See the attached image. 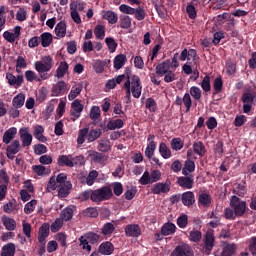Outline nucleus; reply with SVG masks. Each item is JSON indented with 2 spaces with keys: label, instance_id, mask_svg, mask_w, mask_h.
Here are the masks:
<instances>
[{
  "label": "nucleus",
  "instance_id": "nucleus-1",
  "mask_svg": "<svg viewBox=\"0 0 256 256\" xmlns=\"http://www.w3.org/2000/svg\"><path fill=\"white\" fill-rule=\"evenodd\" d=\"M113 197V190L111 186H103L98 189H87L79 194L78 199L80 201H92V203H103V201H109Z\"/></svg>",
  "mask_w": 256,
  "mask_h": 256
},
{
  "label": "nucleus",
  "instance_id": "nucleus-2",
  "mask_svg": "<svg viewBox=\"0 0 256 256\" xmlns=\"http://www.w3.org/2000/svg\"><path fill=\"white\" fill-rule=\"evenodd\" d=\"M126 85H128L131 90L134 99H139V97H141L143 85L141 84V78L137 74H133L132 72L128 73L127 80L124 81L123 87Z\"/></svg>",
  "mask_w": 256,
  "mask_h": 256
},
{
  "label": "nucleus",
  "instance_id": "nucleus-3",
  "mask_svg": "<svg viewBox=\"0 0 256 256\" xmlns=\"http://www.w3.org/2000/svg\"><path fill=\"white\" fill-rule=\"evenodd\" d=\"M54 66L55 61L51 56H44L42 57V61H36L34 63L35 70L39 75H46L45 73H49Z\"/></svg>",
  "mask_w": 256,
  "mask_h": 256
},
{
  "label": "nucleus",
  "instance_id": "nucleus-4",
  "mask_svg": "<svg viewBox=\"0 0 256 256\" xmlns=\"http://www.w3.org/2000/svg\"><path fill=\"white\" fill-rule=\"evenodd\" d=\"M230 207L237 217H243L247 211V202L241 200L237 196H232L230 199Z\"/></svg>",
  "mask_w": 256,
  "mask_h": 256
},
{
  "label": "nucleus",
  "instance_id": "nucleus-5",
  "mask_svg": "<svg viewBox=\"0 0 256 256\" xmlns=\"http://www.w3.org/2000/svg\"><path fill=\"white\" fill-rule=\"evenodd\" d=\"M170 256H195V253L189 244L183 243L176 246Z\"/></svg>",
  "mask_w": 256,
  "mask_h": 256
},
{
  "label": "nucleus",
  "instance_id": "nucleus-6",
  "mask_svg": "<svg viewBox=\"0 0 256 256\" xmlns=\"http://www.w3.org/2000/svg\"><path fill=\"white\" fill-rule=\"evenodd\" d=\"M85 107L81 104V100L76 99L71 104L70 117L71 121H77L81 117V113Z\"/></svg>",
  "mask_w": 256,
  "mask_h": 256
},
{
  "label": "nucleus",
  "instance_id": "nucleus-7",
  "mask_svg": "<svg viewBox=\"0 0 256 256\" xmlns=\"http://www.w3.org/2000/svg\"><path fill=\"white\" fill-rule=\"evenodd\" d=\"M19 151H21V142L19 140H13L6 148V157L13 161Z\"/></svg>",
  "mask_w": 256,
  "mask_h": 256
},
{
  "label": "nucleus",
  "instance_id": "nucleus-8",
  "mask_svg": "<svg viewBox=\"0 0 256 256\" xmlns=\"http://www.w3.org/2000/svg\"><path fill=\"white\" fill-rule=\"evenodd\" d=\"M22 147H29L33 143V135L30 134L28 127H22L19 130Z\"/></svg>",
  "mask_w": 256,
  "mask_h": 256
},
{
  "label": "nucleus",
  "instance_id": "nucleus-9",
  "mask_svg": "<svg viewBox=\"0 0 256 256\" xmlns=\"http://www.w3.org/2000/svg\"><path fill=\"white\" fill-rule=\"evenodd\" d=\"M195 183V178L193 175L180 176L177 179V185L182 187V189H193Z\"/></svg>",
  "mask_w": 256,
  "mask_h": 256
},
{
  "label": "nucleus",
  "instance_id": "nucleus-10",
  "mask_svg": "<svg viewBox=\"0 0 256 256\" xmlns=\"http://www.w3.org/2000/svg\"><path fill=\"white\" fill-rule=\"evenodd\" d=\"M39 75L40 77L37 76V74L33 70H27L25 72V79L29 83H33V81H36L37 83H41V81H47V79H49V75L47 74H39Z\"/></svg>",
  "mask_w": 256,
  "mask_h": 256
},
{
  "label": "nucleus",
  "instance_id": "nucleus-11",
  "mask_svg": "<svg viewBox=\"0 0 256 256\" xmlns=\"http://www.w3.org/2000/svg\"><path fill=\"white\" fill-rule=\"evenodd\" d=\"M171 191V185L168 183L158 182L151 188L153 195H161V193H169Z\"/></svg>",
  "mask_w": 256,
  "mask_h": 256
},
{
  "label": "nucleus",
  "instance_id": "nucleus-12",
  "mask_svg": "<svg viewBox=\"0 0 256 256\" xmlns=\"http://www.w3.org/2000/svg\"><path fill=\"white\" fill-rule=\"evenodd\" d=\"M126 237H140L141 226L138 224H129L124 229Z\"/></svg>",
  "mask_w": 256,
  "mask_h": 256
},
{
  "label": "nucleus",
  "instance_id": "nucleus-13",
  "mask_svg": "<svg viewBox=\"0 0 256 256\" xmlns=\"http://www.w3.org/2000/svg\"><path fill=\"white\" fill-rule=\"evenodd\" d=\"M181 201L185 207H193L195 205V194L191 191L182 193Z\"/></svg>",
  "mask_w": 256,
  "mask_h": 256
},
{
  "label": "nucleus",
  "instance_id": "nucleus-14",
  "mask_svg": "<svg viewBox=\"0 0 256 256\" xmlns=\"http://www.w3.org/2000/svg\"><path fill=\"white\" fill-rule=\"evenodd\" d=\"M71 189H73L71 182L58 185V196L61 199H65V197H68L69 193H71Z\"/></svg>",
  "mask_w": 256,
  "mask_h": 256
},
{
  "label": "nucleus",
  "instance_id": "nucleus-15",
  "mask_svg": "<svg viewBox=\"0 0 256 256\" xmlns=\"http://www.w3.org/2000/svg\"><path fill=\"white\" fill-rule=\"evenodd\" d=\"M171 69V60H166L162 63H159L156 66V74L159 75L160 77H163L166 73H169Z\"/></svg>",
  "mask_w": 256,
  "mask_h": 256
},
{
  "label": "nucleus",
  "instance_id": "nucleus-16",
  "mask_svg": "<svg viewBox=\"0 0 256 256\" xmlns=\"http://www.w3.org/2000/svg\"><path fill=\"white\" fill-rule=\"evenodd\" d=\"M6 79L9 83V85L13 86V87H21V85H23V75H18L17 77L11 73H7L6 74Z\"/></svg>",
  "mask_w": 256,
  "mask_h": 256
},
{
  "label": "nucleus",
  "instance_id": "nucleus-17",
  "mask_svg": "<svg viewBox=\"0 0 256 256\" xmlns=\"http://www.w3.org/2000/svg\"><path fill=\"white\" fill-rule=\"evenodd\" d=\"M65 91H67V84L65 81H59L52 87V97H59V95L65 93Z\"/></svg>",
  "mask_w": 256,
  "mask_h": 256
},
{
  "label": "nucleus",
  "instance_id": "nucleus-18",
  "mask_svg": "<svg viewBox=\"0 0 256 256\" xmlns=\"http://www.w3.org/2000/svg\"><path fill=\"white\" fill-rule=\"evenodd\" d=\"M98 249L101 255H113V251H115V246L113 245V243L106 241L100 244Z\"/></svg>",
  "mask_w": 256,
  "mask_h": 256
},
{
  "label": "nucleus",
  "instance_id": "nucleus-19",
  "mask_svg": "<svg viewBox=\"0 0 256 256\" xmlns=\"http://www.w3.org/2000/svg\"><path fill=\"white\" fill-rule=\"evenodd\" d=\"M102 18L108 21L110 25H115V23L119 21V16L117 15V13L111 10H104L102 12Z\"/></svg>",
  "mask_w": 256,
  "mask_h": 256
},
{
  "label": "nucleus",
  "instance_id": "nucleus-20",
  "mask_svg": "<svg viewBox=\"0 0 256 256\" xmlns=\"http://www.w3.org/2000/svg\"><path fill=\"white\" fill-rule=\"evenodd\" d=\"M88 153V157L92 161V163H99L100 165H103L105 161V154L97 152L95 150H90Z\"/></svg>",
  "mask_w": 256,
  "mask_h": 256
},
{
  "label": "nucleus",
  "instance_id": "nucleus-21",
  "mask_svg": "<svg viewBox=\"0 0 256 256\" xmlns=\"http://www.w3.org/2000/svg\"><path fill=\"white\" fill-rule=\"evenodd\" d=\"M47 237H49V224L44 223L40 227L39 232H38L39 243H41L42 245H45Z\"/></svg>",
  "mask_w": 256,
  "mask_h": 256
},
{
  "label": "nucleus",
  "instance_id": "nucleus-22",
  "mask_svg": "<svg viewBox=\"0 0 256 256\" xmlns=\"http://www.w3.org/2000/svg\"><path fill=\"white\" fill-rule=\"evenodd\" d=\"M15 135H17V128L11 127L8 130H6L3 134L2 141L5 143V145H9L12 140L15 139Z\"/></svg>",
  "mask_w": 256,
  "mask_h": 256
},
{
  "label": "nucleus",
  "instance_id": "nucleus-23",
  "mask_svg": "<svg viewBox=\"0 0 256 256\" xmlns=\"http://www.w3.org/2000/svg\"><path fill=\"white\" fill-rule=\"evenodd\" d=\"M68 72L69 64H67L66 61H62L56 69L55 77H57V79H63V77H65V75H67Z\"/></svg>",
  "mask_w": 256,
  "mask_h": 256
},
{
  "label": "nucleus",
  "instance_id": "nucleus-24",
  "mask_svg": "<svg viewBox=\"0 0 256 256\" xmlns=\"http://www.w3.org/2000/svg\"><path fill=\"white\" fill-rule=\"evenodd\" d=\"M103 135V130L101 128H95L89 130L88 128V136H87V141L88 143H93L94 141H97Z\"/></svg>",
  "mask_w": 256,
  "mask_h": 256
},
{
  "label": "nucleus",
  "instance_id": "nucleus-25",
  "mask_svg": "<svg viewBox=\"0 0 256 256\" xmlns=\"http://www.w3.org/2000/svg\"><path fill=\"white\" fill-rule=\"evenodd\" d=\"M44 133H45V128H43V126L37 125L34 127L33 135H34L35 139L40 141V143H47V137H45V135H43Z\"/></svg>",
  "mask_w": 256,
  "mask_h": 256
},
{
  "label": "nucleus",
  "instance_id": "nucleus-26",
  "mask_svg": "<svg viewBox=\"0 0 256 256\" xmlns=\"http://www.w3.org/2000/svg\"><path fill=\"white\" fill-rule=\"evenodd\" d=\"M195 172V161L187 158L184 162V167L182 168V175L187 176L189 173Z\"/></svg>",
  "mask_w": 256,
  "mask_h": 256
},
{
  "label": "nucleus",
  "instance_id": "nucleus-27",
  "mask_svg": "<svg viewBox=\"0 0 256 256\" xmlns=\"http://www.w3.org/2000/svg\"><path fill=\"white\" fill-rule=\"evenodd\" d=\"M2 223L7 231H15L17 229V222L15 219L9 218V216H3Z\"/></svg>",
  "mask_w": 256,
  "mask_h": 256
},
{
  "label": "nucleus",
  "instance_id": "nucleus-28",
  "mask_svg": "<svg viewBox=\"0 0 256 256\" xmlns=\"http://www.w3.org/2000/svg\"><path fill=\"white\" fill-rule=\"evenodd\" d=\"M204 247H206L207 251H212L213 247H215V235L213 232H208L204 238Z\"/></svg>",
  "mask_w": 256,
  "mask_h": 256
},
{
  "label": "nucleus",
  "instance_id": "nucleus-29",
  "mask_svg": "<svg viewBox=\"0 0 256 256\" xmlns=\"http://www.w3.org/2000/svg\"><path fill=\"white\" fill-rule=\"evenodd\" d=\"M175 231H177V226H175V224L171 223V222H167L165 223L162 228H161V233L162 235H164L165 237H167L168 235H173L175 234Z\"/></svg>",
  "mask_w": 256,
  "mask_h": 256
},
{
  "label": "nucleus",
  "instance_id": "nucleus-30",
  "mask_svg": "<svg viewBox=\"0 0 256 256\" xmlns=\"http://www.w3.org/2000/svg\"><path fill=\"white\" fill-rule=\"evenodd\" d=\"M59 167H73V160L71 156L61 155L58 157Z\"/></svg>",
  "mask_w": 256,
  "mask_h": 256
},
{
  "label": "nucleus",
  "instance_id": "nucleus-31",
  "mask_svg": "<svg viewBox=\"0 0 256 256\" xmlns=\"http://www.w3.org/2000/svg\"><path fill=\"white\" fill-rule=\"evenodd\" d=\"M193 151L194 153H196V155H199V157H205V153H207V150L205 149V144H203V142L201 141L194 142Z\"/></svg>",
  "mask_w": 256,
  "mask_h": 256
},
{
  "label": "nucleus",
  "instance_id": "nucleus-32",
  "mask_svg": "<svg viewBox=\"0 0 256 256\" xmlns=\"http://www.w3.org/2000/svg\"><path fill=\"white\" fill-rule=\"evenodd\" d=\"M125 61H127V56L125 54H119L114 58V69L119 71L125 65Z\"/></svg>",
  "mask_w": 256,
  "mask_h": 256
},
{
  "label": "nucleus",
  "instance_id": "nucleus-33",
  "mask_svg": "<svg viewBox=\"0 0 256 256\" xmlns=\"http://www.w3.org/2000/svg\"><path fill=\"white\" fill-rule=\"evenodd\" d=\"M56 37L63 38L67 35V24L65 22H59L55 27Z\"/></svg>",
  "mask_w": 256,
  "mask_h": 256
},
{
  "label": "nucleus",
  "instance_id": "nucleus-34",
  "mask_svg": "<svg viewBox=\"0 0 256 256\" xmlns=\"http://www.w3.org/2000/svg\"><path fill=\"white\" fill-rule=\"evenodd\" d=\"M42 47H49L53 43V35L49 32H44L40 35Z\"/></svg>",
  "mask_w": 256,
  "mask_h": 256
},
{
  "label": "nucleus",
  "instance_id": "nucleus-35",
  "mask_svg": "<svg viewBox=\"0 0 256 256\" xmlns=\"http://www.w3.org/2000/svg\"><path fill=\"white\" fill-rule=\"evenodd\" d=\"M198 203L202 205V207H211V195L207 193L199 194Z\"/></svg>",
  "mask_w": 256,
  "mask_h": 256
},
{
  "label": "nucleus",
  "instance_id": "nucleus-36",
  "mask_svg": "<svg viewBox=\"0 0 256 256\" xmlns=\"http://www.w3.org/2000/svg\"><path fill=\"white\" fill-rule=\"evenodd\" d=\"M159 153L163 159H171V149L164 142L159 144Z\"/></svg>",
  "mask_w": 256,
  "mask_h": 256
},
{
  "label": "nucleus",
  "instance_id": "nucleus-37",
  "mask_svg": "<svg viewBox=\"0 0 256 256\" xmlns=\"http://www.w3.org/2000/svg\"><path fill=\"white\" fill-rule=\"evenodd\" d=\"M98 151H101V153L111 151V141L109 139H101L98 143Z\"/></svg>",
  "mask_w": 256,
  "mask_h": 256
},
{
  "label": "nucleus",
  "instance_id": "nucleus-38",
  "mask_svg": "<svg viewBox=\"0 0 256 256\" xmlns=\"http://www.w3.org/2000/svg\"><path fill=\"white\" fill-rule=\"evenodd\" d=\"M237 252V244H226L222 250V256H233Z\"/></svg>",
  "mask_w": 256,
  "mask_h": 256
},
{
  "label": "nucleus",
  "instance_id": "nucleus-39",
  "mask_svg": "<svg viewBox=\"0 0 256 256\" xmlns=\"http://www.w3.org/2000/svg\"><path fill=\"white\" fill-rule=\"evenodd\" d=\"M124 125L125 123L123 122V120L116 119L107 123V129H109V131H115V129H123Z\"/></svg>",
  "mask_w": 256,
  "mask_h": 256
},
{
  "label": "nucleus",
  "instance_id": "nucleus-40",
  "mask_svg": "<svg viewBox=\"0 0 256 256\" xmlns=\"http://www.w3.org/2000/svg\"><path fill=\"white\" fill-rule=\"evenodd\" d=\"M13 107L15 109H21L25 105V94H18L12 100Z\"/></svg>",
  "mask_w": 256,
  "mask_h": 256
},
{
  "label": "nucleus",
  "instance_id": "nucleus-41",
  "mask_svg": "<svg viewBox=\"0 0 256 256\" xmlns=\"http://www.w3.org/2000/svg\"><path fill=\"white\" fill-rule=\"evenodd\" d=\"M170 145L173 151H181V149L185 147V143L181 138H173L170 142Z\"/></svg>",
  "mask_w": 256,
  "mask_h": 256
},
{
  "label": "nucleus",
  "instance_id": "nucleus-42",
  "mask_svg": "<svg viewBox=\"0 0 256 256\" xmlns=\"http://www.w3.org/2000/svg\"><path fill=\"white\" fill-rule=\"evenodd\" d=\"M60 217L62 221H71L73 219V208L66 207L61 211Z\"/></svg>",
  "mask_w": 256,
  "mask_h": 256
},
{
  "label": "nucleus",
  "instance_id": "nucleus-43",
  "mask_svg": "<svg viewBox=\"0 0 256 256\" xmlns=\"http://www.w3.org/2000/svg\"><path fill=\"white\" fill-rule=\"evenodd\" d=\"M88 133H89V128H82L78 131L77 144L79 146L85 143V137L87 138Z\"/></svg>",
  "mask_w": 256,
  "mask_h": 256
},
{
  "label": "nucleus",
  "instance_id": "nucleus-44",
  "mask_svg": "<svg viewBox=\"0 0 256 256\" xmlns=\"http://www.w3.org/2000/svg\"><path fill=\"white\" fill-rule=\"evenodd\" d=\"M32 171L34 173H37L39 175V177H42V175H49V173H50V170L47 169L43 165H33L32 166Z\"/></svg>",
  "mask_w": 256,
  "mask_h": 256
},
{
  "label": "nucleus",
  "instance_id": "nucleus-45",
  "mask_svg": "<svg viewBox=\"0 0 256 256\" xmlns=\"http://www.w3.org/2000/svg\"><path fill=\"white\" fill-rule=\"evenodd\" d=\"M203 237V234H201V231L199 230H192L189 232V239L192 243H199Z\"/></svg>",
  "mask_w": 256,
  "mask_h": 256
},
{
  "label": "nucleus",
  "instance_id": "nucleus-46",
  "mask_svg": "<svg viewBox=\"0 0 256 256\" xmlns=\"http://www.w3.org/2000/svg\"><path fill=\"white\" fill-rule=\"evenodd\" d=\"M200 85L205 93H209L211 91V77L209 75L204 76Z\"/></svg>",
  "mask_w": 256,
  "mask_h": 256
},
{
  "label": "nucleus",
  "instance_id": "nucleus-47",
  "mask_svg": "<svg viewBox=\"0 0 256 256\" xmlns=\"http://www.w3.org/2000/svg\"><path fill=\"white\" fill-rule=\"evenodd\" d=\"M97 177H99V172H97V170L90 171V173L86 177V185L91 187L95 183Z\"/></svg>",
  "mask_w": 256,
  "mask_h": 256
},
{
  "label": "nucleus",
  "instance_id": "nucleus-48",
  "mask_svg": "<svg viewBox=\"0 0 256 256\" xmlns=\"http://www.w3.org/2000/svg\"><path fill=\"white\" fill-rule=\"evenodd\" d=\"M84 237L91 243V245H95V243H98L99 239H101V236L94 232H87Z\"/></svg>",
  "mask_w": 256,
  "mask_h": 256
},
{
  "label": "nucleus",
  "instance_id": "nucleus-49",
  "mask_svg": "<svg viewBox=\"0 0 256 256\" xmlns=\"http://www.w3.org/2000/svg\"><path fill=\"white\" fill-rule=\"evenodd\" d=\"M119 24L121 29H129V27H131V17L127 15H121Z\"/></svg>",
  "mask_w": 256,
  "mask_h": 256
},
{
  "label": "nucleus",
  "instance_id": "nucleus-50",
  "mask_svg": "<svg viewBox=\"0 0 256 256\" xmlns=\"http://www.w3.org/2000/svg\"><path fill=\"white\" fill-rule=\"evenodd\" d=\"M115 231V225L111 222H107L101 228L102 235H111Z\"/></svg>",
  "mask_w": 256,
  "mask_h": 256
},
{
  "label": "nucleus",
  "instance_id": "nucleus-51",
  "mask_svg": "<svg viewBox=\"0 0 256 256\" xmlns=\"http://www.w3.org/2000/svg\"><path fill=\"white\" fill-rule=\"evenodd\" d=\"M213 87L215 91L213 95H217V93H221V91H223V79L221 77L215 78Z\"/></svg>",
  "mask_w": 256,
  "mask_h": 256
},
{
  "label": "nucleus",
  "instance_id": "nucleus-52",
  "mask_svg": "<svg viewBox=\"0 0 256 256\" xmlns=\"http://www.w3.org/2000/svg\"><path fill=\"white\" fill-rule=\"evenodd\" d=\"M177 225L180 229H185L189 225V217L186 214H182L177 218Z\"/></svg>",
  "mask_w": 256,
  "mask_h": 256
},
{
  "label": "nucleus",
  "instance_id": "nucleus-53",
  "mask_svg": "<svg viewBox=\"0 0 256 256\" xmlns=\"http://www.w3.org/2000/svg\"><path fill=\"white\" fill-rule=\"evenodd\" d=\"M145 107L150 111V113H155V111H157V102L153 98H147Z\"/></svg>",
  "mask_w": 256,
  "mask_h": 256
},
{
  "label": "nucleus",
  "instance_id": "nucleus-54",
  "mask_svg": "<svg viewBox=\"0 0 256 256\" xmlns=\"http://www.w3.org/2000/svg\"><path fill=\"white\" fill-rule=\"evenodd\" d=\"M233 193H235V195H238L239 197H245L247 193V187L243 184H236Z\"/></svg>",
  "mask_w": 256,
  "mask_h": 256
},
{
  "label": "nucleus",
  "instance_id": "nucleus-55",
  "mask_svg": "<svg viewBox=\"0 0 256 256\" xmlns=\"http://www.w3.org/2000/svg\"><path fill=\"white\" fill-rule=\"evenodd\" d=\"M237 71V65L232 60L226 61V73L227 75H235Z\"/></svg>",
  "mask_w": 256,
  "mask_h": 256
},
{
  "label": "nucleus",
  "instance_id": "nucleus-56",
  "mask_svg": "<svg viewBox=\"0 0 256 256\" xmlns=\"http://www.w3.org/2000/svg\"><path fill=\"white\" fill-rule=\"evenodd\" d=\"M94 35L96 39H105V26L97 25L94 28Z\"/></svg>",
  "mask_w": 256,
  "mask_h": 256
},
{
  "label": "nucleus",
  "instance_id": "nucleus-57",
  "mask_svg": "<svg viewBox=\"0 0 256 256\" xmlns=\"http://www.w3.org/2000/svg\"><path fill=\"white\" fill-rule=\"evenodd\" d=\"M101 117V108L99 106H92L90 110V119L97 121Z\"/></svg>",
  "mask_w": 256,
  "mask_h": 256
},
{
  "label": "nucleus",
  "instance_id": "nucleus-58",
  "mask_svg": "<svg viewBox=\"0 0 256 256\" xmlns=\"http://www.w3.org/2000/svg\"><path fill=\"white\" fill-rule=\"evenodd\" d=\"M156 149H157V145L148 144L144 152L145 157H147V159H153V155H155Z\"/></svg>",
  "mask_w": 256,
  "mask_h": 256
},
{
  "label": "nucleus",
  "instance_id": "nucleus-59",
  "mask_svg": "<svg viewBox=\"0 0 256 256\" xmlns=\"http://www.w3.org/2000/svg\"><path fill=\"white\" fill-rule=\"evenodd\" d=\"M190 95L194 101H199V99H201V88L192 86L190 88Z\"/></svg>",
  "mask_w": 256,
  "mask_h": 256
},
{
  "label": "nucleus",
  "instance_id": "nucleus-60",
  "mask_svg": "<svg viewBox=\"0 0 256 256\" xmlns=\"http://www.w3.org/2000/svg\"><path fill=\"white\" fill-rule=\"evenodd\" d=\"M35 207H37V200H31L24 206V213H26V215H30V213L35 211Z\"/></svg>",
  "mask_w": 256,
  "mask_h": 256
},
{
  "label": "nucleus",
  "instance_id": "nucleus-61",
  "mask_svg": "<svg viewBox=\"0 0 256 256\" xmlns=\"http://www.w3.org/2000/svg\"><path fill=\"white\" fill-rule=\"evenodd\" d=\"M186 13L189 19H197V9L195 8V5L188 4L186 7Z\"/></svg>",
  "mask_w": 256,
  "mask_h": 256
},
{
  "label": "nucleus",
  "instance_id": "nucleus-62",
  "mask_svg": "<svg viewBox=\"0 0 256 256\" xmlns=\"http://www.w3.org/2000/svg\"><path fill=\"white\" fill-rule=\"evenodd\" d=\"M119 11H121V13H125V15H135V8L126 4L120 5Z\"/></svg>",
  "mask_w": 256,
  "mask_h": 256
},
{
  "label": "nucleus",
  "instance_id": "nucleus-63",
  "mask_svg": "<svg viewBox=\"0 0 256 256\" xmlns=\"http://www.w3.org/2000/svg\"><path fill=\"white\" fill-rule=\"evenodd\" d=\"M139 183H141L142 185H151L152 181H151V174L149 173V171H145L143 173V175L141 176Z\"/></svg>",
  "mask_w": 256,
  "mask_h": 256
},
{
  "label": "nucleus",
  "instance_id": "nucleus-64",
  "mask_svg": "<svg viewBox=\"0 0 256 256\" xmlns=\"http://www.w3.org/2000/svg\"><path fill=\"white\" fill-rule=\"evenodd\" d=\"M33 149L35 155H43L47 152V146H45V144H36Z\"/></svg>",
  "mask_w": 256,
  "mask_h": 256
}]
</instances>
